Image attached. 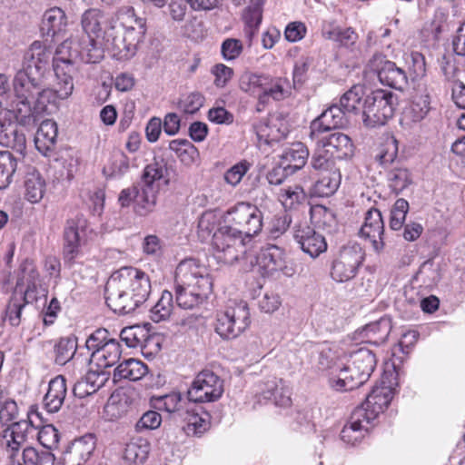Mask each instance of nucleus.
<instances>
[{"label":"nucleus","instance_id":"nucleus-1","mask_svg":"<svg viewBox=\"0 0 465 465\" xmlns=\"http://www.w3.org/2000/svg\"><path fill=\"white\" fill-rule=\"evenodd\" d=\"M104 11L89 8L81 15L82 35H74L61 43L55 50V70L64 79V89L60 92L66 96L72 89L70 73H76L78 63L95 64L104 57L106 45L104 31L109 27Z\"/></svg>","mask_w":465,"mask_h":465},{"label":"nucleus","instance_id":"nucleus-2","mask_svg":"<svg viewBox=\"0 0 465 465\" xmlns=\"http://www.w3.org/2000/svg\"><path fill=\"white\" fill-rule=\"evenodd\" d=\"M212 279L204 266L194 259L182 261L175 271V302L179 308L193 310L211 293Z\"/></svg>","mask_w":465,"mask_h":465},{"label":"nucleus","instance_id":"nucleus-3","mask_svg":"<svg viewBox=\"0 0 465 465\" xmlns=\"http://www.w3.org/2000/svg\"><path fill=\"white\" fill-rule=\"evenodd\" d=\"M145 32V18L137 16L134 7L123 6L116 14V21L110 22L105 29L104 39L114 55L128 59L134 55Z\"/></svg>","mask_w":465,"mask_h":465},{"label":"nucleus","instance_id":"nucleus-4","mask_svg":"<svg viewBox=\"0 0 465 465\" xmlns=\"http://www.w3.org/2000/svg\"><path fill=\"white\" fill-rule=\"evenodd\" d=\"M377 363L376 353L361 347L350 355L343 367L337 366L331 372L330 383L336 391H351L364 384L370 378Z\"/></svg>","mask_w":465,"mask_h":465},{"label":"nucleus","instance_id":"nucleus-5","mask_svg":"<svg viewBox=\"0 0 465 465\" xmlns=\"http://www.w3.org/2000/svg\"><path fill=\"white\" fill-rule=\"evenodd\" d=\"M316 148L311 160L314 170H328L335 166V161L351 159L354 153L351 139L340 132L322 134L312 138Z\"/></svg>","mask_w":465,"mask_h":465},{"label":"nucleus","instance_id":"nucleus-6","mask_svg":"<svg viewBox=\"0 0 465 465\" xmlns=\"http://www.w3.org/2000/svg\"><path fill=\"white\" fill-rule=\"evenodd\" d=\"M10 95L8 77L0 74V145L24 154L26 148L25 136L18 132L12 120L15 115V101L10 100Z\"/></svg>","mask_w":465,"mask_h":465},{"label":"nucleus","instance_id":"nucleus-7","mask_svg":"<svg viewBox=\"0 0 465 465\" xmlns=\"http://www.w3.org/2000/svg\"><path fill=\"white\" fill-rule=\"evenodd\" d=\"M44 78L24 69L18 71L13 81L15 96V117L23 126H34V117L30 113V103L35 97V93L41 88Z\"/></svg>","mask_w":465,"mask_h":465},{"label":"nucleus","instance_id":"nucleus-8","mask_svg":"<svg viewBox=\"0 0 465 465\" xmlns=\"http://www.w3.org/2000/svg\"><path fill=\"white\" fill-rule=\"evenodd\" d=\"M114 299L117 300L123 293V289L131 291L132 298L129 306L143 304L151 293V280L148 274L138 268L122 267L112 274Z\"/></svg>","mask_w":465,"mask_h":465},{"label":"nucleus","instance_id":"nucleus-9","mask_svg":"<svg viewBox=\"0 0 465 465\" xmlns=\"http://www.w3.org/2000/svg\"><path fill=\"white\" fill-rule=\"evenodd\" d=\"M398 96L391 91L378 89L366 96L363 103L362 119L368 127L384 125L393 114Z\"/></svg>","mask_w":465,"mask_h":465},{"label":"nucleus","instance_id":"nucleus-10","mask_svg":"<svg viewBox=\"0 0 465 465\" xmlns=\"http://www.w3.org/2000/svg\"><path fill=\"white\" fill-rule=\"evenodd\" d=\"M250 312L245 302H231L223 311L217 312L215 331L224 340L242 334L250 325Z\"/></svg>","mask_w":465,"mask_h":465},{"label":"nucleus","instance_id":"nucleus-11","mask_svg":"<svg viewBox=\"0 0 465 465\" xmlns=\"http://www.w3.org/2000/svg\"><path fill=\"white\" fill-rule=\"evenodd\" d=\"M227 226L251 239L262 228V212L254 204L241 202L231 207L223 216Z\"/></svg>","mask_w":465,"mask_h":465},{"label":"nucleus","instance_id":"nucleus-12","mask_svg":"<svg viewBox=\"0 0 465 465\" xmlns=\"http://www.w3.org/2000/svg\"><path fill=\"white\" fill-rule=\"evenodd\" d=\"M245 236L226 224L213 236V255L219 262L232 264L246 252Z\"/></svg>","mask_w":465,"mask_h":465},{"label":"nucleus","instance_id":"nucleus-13","mask_svg":"<svg viewBox=\"0 0 465 465\" xmlns=\"http://www.w3.org/2000/svg\"><path fill=\"white\" fill-rule=\"evenodd\" d=\"M363 260L364 251L359 243L345 245L332 262L331 278L338 282H346L353 279Z\"/></svg>","mask_w":465,"mask_h":465},{"label":"nucleus","instance_id":"nucleus-14","mask_svg":"<svg viewBox=\"0 0 465 465\" xmlns=\"http://www.w3.org/2000/svg\"><path fill=\"white\" fill-rule=\"evenodd\" d=\"M223 392V380L212 371L203 370L196 375L187 394L189 401L210 402L220 399Z\"/></svg>","mask_w":465,"mask_h":465},{"label":"nucleus","instance_id":"nucleus-15","mask_svg":"<svg viewBox=\"0 0 465 465\" xmlns=\"http://www.w3.org/2000/svg\"><path fill=\"white\" fill-rule=\"evenodd\" d=\"M368 67L374 72L381 84L402 91L408 86L407 72L390 61L382 54H375L370 59Z\"/></svg>","mask_w":465,"mask_h":465},{"label":"nucleus","instance_id":"nucleus-16","mask_svg":"<svg viewBox=\"0 0 465 465\" xmlns=\"http://www.w3.org/2000/svg\"><path fill=\"white\" fill-rule=\"evenodd\" d=\"M55 54L53 57V68L54 72L56 77V84L55 89H50L45 87V83L43 82L41 84V88L38 90V92L35 93V97L32 101H34V106L30 104V113L33 114L34 117V126L37 124L39 121V117L43 113H45L47 111V106L50 104L54 103L55 98L59 99H67L74 91V81H73V75L75 73H70L69 77L72 84V89L71 92L66 96H62L60 92L64 89V79L60 77L57 74V72L55 70Z\"/></svg>","mask_w":465,"mask_h":465},{"label":"nucleus","instance_id":"nucleus-17","mask_svg":"<svg viewBox=\"0 0 465 465\" xmlns=\"http://www.w3.org/2000/svg\"><path fill=\"white\" fill-rule=\"evenodd\" d=\"M35 431L36 430L24 420L12 422L3 430L2 446L9 460L15 461L21 448L27 441L28 437H33Z\"/></svg>","mask_w":465,"mask_h":465},{"label":"nucleus","instance_id":"nucleus-18","mask_svg":"<svg viewBox=\"0 0 465 465\" xmlns=\"http://www.w3.org/2000/svg\"><path fill=\"white\" fill-rule=\"evenodd\" d=\"M87 231V221L83 216H76L67 221L64 229L65 244L64 248V262L69 265L73 264L75 258L78 256L79 246L82 242L85 241Z\"/></svg>","mask_w":465,"mask_h":465},{"label":"nucleus","instance_id":"nucleus-19","mask_svg":"<svg viewBox=\"0 0 465 465\" xmlns=\"http://www.w3.org/2000/svg\"><path fill=\"white\" fill-rule=\"evenodd\" d=\"M384 223L381 212L376 208L369 209L361 227L360 235L371 242L375 252L381 253L384 249Z\"/></svg>","mask_w":465,"mask_h":465},{"label":"nucleus","instance_id":"nucleus-20","mask_svg":"<svg viewBox=\"0 0 465 465\" xmlns=\"http://www.w3.org/2000/svg\"><path fill=\"white\" fill-rule=\"evenodd\" d=\"M257 394L275 406L286 408L291 406L292 398L290 388L282 379L271 377L257 384Z\"/></svg>","mask_w":465,"mask_h":465},{"label":"nucleus","instance_id":"nucleus-21","mask_svg":"<svg viewBox=\"0 0 465 465\" xmlns=\"http://www.w3.org/2000/svg\"><path fill=\"white\" fill-rule=\"evenodd\" d=\"M347 124L345 111L339 105H331L314 119L310 126L311 138L329 134L332 129L341 128Z\"/></svg>","mask_w":465,"mask_h":465},{"label":"nucleus","instance_id":"nucleus-22","mask_svg":"<svg viewBox=\"0 0 465 465\" xmlns=\"http://www.w3.org/2000/svg\"><path fill=\"white\" fill-rule=\"evenodd\" d=\"M393 397L392 389L382 382L379 386H375L368 394L365 402L357 409H362L366 411L367 416L373 421L380 413L388 407Z\"/></svg>","mask_w":465,"mask_h":465},{"label":"nucleus","instance_id":"nucleus-23","mask_svg":"<svg viewBox=\"0 0 465 465\" xmlns=\"http://www.w3.org/2000/svg\"><path fill=\"white\" fill-rule=\"evenodd\" d=\"M362 409H355L347 423L341 431V439L347 444L354 445L360 442L369 430L368 425L372 421L365 416Z\"/></svg>","mask_w":465,"mask_h":465},{"label":"nucleus","instance_id":"nucleus-24","mask_svg":"<svg viewBox=\"0 0 465 465\" xmlns=\"http://www.w3.org/2000/svg\"><path fill=\"white\" fill-rule=\"evenodd\" d=\"M294 239L301 249L312 258L327 250L325 238L308 225H300L294 232Z\"/></svg>","mask_w":465,"mask_h":465},{"label":"nucleus","instance_id":"nucleus-25","mask_svg":"<svg viewBox=\"0 0 465 465\" xmlns=\"http://www.w3.org/2000/svg\"><path fill=\"white\" fill-rule=\"evenodd\" d=\"M95 449V438L93 434L74 440L64 455L63 465H84Z\"/></svg>","mask_w":465,"mask_h":465},{"label":"nucleus","instance_id":"nucleus-26","mask_svg":"<svg viewBox=\"0 0 465 465\" xmlns=\"http://www.w3.org/2000/svg\"><path fill=\"white\" fill-rule=\"evenodd\" d=\"M68 25L67 15L60 7L47 9L42 17L41 33L43 36L52 39L63 37Z\"/></svg>","mask_w":465,"mask_h":465},{"label":"nucleus","instance_id":"nucleus-27","mask_svg":"<svg viewBox=\"0 0 465 465\" xmlns=\"http://www.w3.org/2000/svg\"><path fill=\"white\" fill-rule=\"evenodd\" d=\"M51 54V51L42 43L35 41L25 54L23 69L44 78L48 68Z\"/></svg>","mask_w":465,"mask_h":465},{"label":"nucleus","instance_id":"nucleus-28","mask_svg":"<svg viewBox=\"0 0 465 465\" xmlns=\"http://www.w3.org/2000/svg\"><path fill=\"white\" fill-rule=\"evenodd\" d=\"M58 134L57 124L50 119L40 124L35 137V148L45 156H51L53 153Z\"/></svg>","mask_w":465,"mask_h":465},{"label":"nucleus","instance_id":"nucleus-29","mask_svg":"<svg viewBox=\"0 0 465 465\" xmlns=\"http://www.w3.org/2000/svg\"><path fill=\"white\" fill-rule=\"evenodd\" d=\"M67 393L65 379L58 375L52 379L48 385L43 402L45 410L50 413L57 412L63 406Z\"/></svg>","mask_w":465,"mask_h":465},{"label":"nucleus","instance_id":"nucleus-30","mask_svg":"<svg viewBox=\"0 0 465 465\" xmlns=\"http://www.w3.org/2000/svg\"><path fill=\"white\" fill-rule=\"evenodd\" d=\"M122 354L120 342L115 339H109L95 352H92L89 362H96L99 369H105L114 366L118 362Z\"/></svg>","mask_w":465,"mask_h":465},{"label":"nucleus","instance_id":"nucleus-31","mask_svg":"<svg viewBox=\"0 0 465 465\" xmlns=\"http://www.w3.org/2000/svg\"><path fill=\"white\" fill-rule=\"evenodd\" d=\"M430 109V96L425 89L413 98L410 106L404 111L401 121L407 125L420 123L428 115Z\"/></svg>","mask_w":465,"mask_h":465},{"label":"nucleus","instance_id":"nucleus-32","mask_svg":"<svg viewBox=\"0 0 465 465\" xmlns=\"http://www.w3.org/2000/svg\"><path fill=\"white\" fill-rule=\"evenodd\" d=\"M190 405L188 403L177 421L183 423V430L188 436L200 435L208 429L207 414L201 415L195 409H192Z\"/></svg>","mask_w":465,"mask_h":465},{"label":"nucleus","instance_id":"nucleus-33","mask_svg":"<svg viewBox=\"0 0 465 465\" xmlns=\"http://www.w3.org/2000/svg\"><path fill=\"white\" fill-rule=\"evenodd\" d=\"M322 176L315 182L312 193L319 197L332 195L339 188L341 181L340 169L333 166L328 170H322Z\"/></svg>","mask_w":465,"mask_h":465},{"label":"nucleus","instance_id":"nucleus-34","mask_svg":"<svg viewBox=\"0 0 465 465\" xmlns=\"http://www.w3.org/2000/svg\"><path fill=\"white\" fill-rule=\"evenodd\" d=\"M158 186H152L143 183L136 184V196L134 212L140 216L152 213L156 204Z\"/></svg>","mask_w":465,"mask_h":465},{"label":"nucleus","instance_id":"nucleus-35","mask_svg":"<svg viewBox=\"0 0 465 465\" xmlns=\"http://www.w3.org/2000/svg\"><path fill=\"white\" fill-rule=\"evenodd\" d=\"M25 196L31 203H38L45 192V181L35 167H28L24 178Z\"/></svg>","mask_w":465,"mask_h":465},{"label":"nucleus","instance_id":"nucleus-36","mask_svg":"<svg viewBox=\"0 0 465 465\" xmlns=\"http://www.w3.org/2000/svg\"><path fill=\"white\" fill-rule=\"evenodd\" d=\"M391 331V322L388 317H381L379 321L367 324L361 331L366 338L365 342L380 345L384 343Z\"/></svg>","mask_w":465,"mask_h":465},{"label":"nucleus","instance_id":"nucleus-37","mask_svg":"<svg viewBox=\"0 0 465 465\" xmlns=\"http://www.w3.org/2000/svg\"><path fill=\"white\" fill-rule=\"evenodd\" d=\"M309 151L304 143H295L286 148L282 154L284 169L290 173L300 170L307 162Z\"/></svg>","mask_w":465,"mask_h":465},{"label":"nucleus","instance_id":"nucleus-38","mask_svg":"<svg viewBox=\"0 0 465 465\" xmlns=\"http://www.w3.org/2000/svg\"><path fill=\"white\" fill-rule=\"evenodd\" d=\"M270 82L269 75L246 71L240 77L239 86L244 93L258 96L260 99V95H262L263 90Z\"/></svg>","mask_w":465,"mask_h":465},{"label":"nucleus","instance_id":"nucleus-39","mask_svg":"<svg viewBox=\"0 0 465 465\" xmlns=\"http://www.w3.org/2000/svg\"><path fill=\"white\" fill-rule=\"evenodd\" d=\"M148 371L147 365L143 361L135 359H128L120 363L114 370V379L115 381L141 380Z\"/></svg>","mask_w":465,"mask_h":465},{"label":"nucleus","instance_id":"nucleus-40","mask_svg":"<svg viewBox=\"0 0 465 465\" xmlns=\"http://www.w3.org/2000/svg\"><path fill=\"white\" fill-rule=\"evenodd\" d=\"M112 275L108 279L106 285H105V302L108 307L114 312L115 313L119 314H127L130 312H133L135 311L136 308L141 306V304H134L133 307L129 306L128 301L132 298V294L130 295L128 293V289L124 288L123 293L121 294L120 298L117 300H114V292H113V286H112Z\"/></svg>","mask_w":465,"mask_h":465},{"label":"nucleus","instance_id":"nucleus-41","mask_svg":"<svg viewBox=\"0 0 465 465\" xmlns=\"http://www.w3.org/2000/svg\"><path fill=\"white\" fill-rule=\"evenodd\" d=\"M150 443L143 438L133 439L125 446L124 459L132 465L143 464L148 458Z\"/></svg>","mask_w":465,"mask_h":465},{"label":"nucleus","instance_id":"nucleus-42","mask_svg":"<svg viewBox=\"0 0 465 465\" xmlns=\"http://www.w3.org/2000/svg\"><path fill=\"white\" fill-rule=\"evenodd\" d=\"M184 399L179 392H172L154 400V406L160 411H164L167 413L173 414V418L177 420L185 407L188 405Z\"/></svg>","mask_w":465,"mask_h":465},{"label":"nucleus","instance_id":"nucleus-43","mask_svg":"<svg viewBox=\"0 0 465 465\" xmlns=\"http://www.w3.org/2000/svg\"><path fill=\"white\" fill-rule=\"evenodd\" d=\"M170 150L173 151L180 161L187 166L196 163L199 160L198 149L186 139H176L169 143Z\"/></svg>","mask_w":465,"mask_h":465},{"label":"nucleus","instance_id":"nucleus-44","mask_svg":"<svg viewBox=\"0 0 465 465\" xmlns=\"http://www.w3.org/2000/svg\"><path fill=\"white\" fill-rule=\"evenodd\" d=\"M389 188L395 194L403 193L413 184L411 171L404 167L393 168L387 175Z\"/></svg>","mask_w":465,"mask_h":465},{"label":"nucleus","instance_id":"nucleus-45","mask_svg":"<svg viewBox=\"0 0 465 465\" xmlns=\"http://www.w3.org/2000/svg\"><path fill=\"white\" fill-rule=\"evenodd\" d=\"M279 201L285 210L295 209L306 200V193L300 185L281 188L278 193Z\"/></svg>","mask_w":465,"mask_h":465},{"label":"nucleus","instance_id":"nucleus-46","mask_svg":"<svg viewBox=\"0 0 465 465\" xmlns=\"http://www.w3.org/2000/svg\"><path fill=\"white\" fill-rule=\"evenodd\" d=\"M322 35L326 39L332 40L345 47L352 46L358 39V35L351 27L342 29L338 26H324Z\"/></svg>","mask_w":465,"mask_h":465},{"label":"nucleus","instance_id":"nucleus-47","mask_svg":"<svg viewBox=\"0 0 465 465\" xmlns=\"http://www.w3.org/2000/svg\"><path fill=\"white\" fill-rule=\"evenodd\" d=\"M16 169L17 161L14 155L9 151L0 150V190L10 185Z\"/></svg>","mask_w":465,"mask_h":465},{"label":"nucleus","instance_id":"nucleus-48","mask_svg":"<svg viewBox=\"0 0 465 465\" xmlns=\"http://www.w3.org/2000/svg\"><path fill=\"white\" fill-rule=\"evenodd\" d=\"M173 295L163 291L156 304L151 309V319L154 322L166 321L173 314Z\"/></svg>","mask_w":465,"mask_h":465},{"label":"nucleus","instance_id":"nucleus-49","mask_svg":"<svg viewBox=\"0 0 465 465\" xmlns=\"http://www.w3.org/2000/svg\"><path fill=\"white\" fill-rule=\"evenodd\" d=\"M129 158L124 153L117 151L113 153L103 172L110 178L120 177L129 170Z\"/></svg>","mask_w":465,"mask_h":465},{"label":"nucleus","instance_id":"nucleus-50","mask_svg":"<svg viewBox=\"0 0 465 465\" xmlns=\"http://www.w3.org/2000/svg\"><path fill=\"white\" fill-rule=\"evenodd\" d=\"M289 82L284 78H277L271 82L260 95V103H265L269 97L275 101H281L290 95Z\"/></svg>","mask_w":465,"mask_h":465},{"label":"nucleus","instance_id":"nucleus-51","mask_svg":"<svg viewBox=\"0 0 465 465\" xmlns=\"http://www.w3.org/2000/svg\"><path fill=\"white\" fill-rule=\"evenodd\" d=\"M167 173V163L163 159H154L153 163L147 164L143 172L141 183L157 186L155 183L165 177Z\"/></svg>","mask_w":465,"mask_h":465},{"label":"nucleus","instance_id":"nucleus-52","mask_svg":"<svg viewBox=\"0 0 465 465\" xmlns=\"http://www.w3.org/2000/svg\"><path fill=\"white\" fill-rule=\"evenodd\" d=\"M77 344L74 338H61L54 345V361L56 364L64 365L73 359L76 351Z\"/></svg>","mask_w":465,"mask_h":465},{"label":"nucleus","instance_id":"nucleus-53","mask_svg":"<svg viewBox=\"0 0 465 465\" xmlns=\"http://www.w3.org/2000/svg\"><path fill=\"white\" fill-rule=\"evenodd\" d=\"M399 151V143L394 136L386 138L380 146L379 152L375 155V160L382 166L391 164L397 158Z\"/></svg>","mask_w":465,"mask_h":465},{"label":"nucleus","instance_id":"nucleus-54","mask_svg":"<svg viewBox=\"0 0 465 465\" xmlns=\"http://www.w3.org/2000/svg\"><path fill=\"white\" fill-rule=\"evenodd\" d=\"M18 408L16 402L8 397L7 391L0 386V422L7 425L16 418Z\"/></svg>","mask_w":465,"mask_h":465},{"label":"nucleus","instance_id":"nucleus-55","mask_svg":"<svg viewBox=\"0 0 465 465\" xmlns=\"http://www.w3.org/2000/svg\"><path fill=\"white\" fill-rule=\"evenodd\" d=\"M262 0H252L251 5L244 10L243 20L250 35H252L257 30L262 22Z\"/></svg>","mask_w":465,"mask_h":465},{"label":"nucleus","instance_id":"nucleus-56","mask_svg":"<svg viewBox=\"0 0 465 465\" xmlns=\"http://www.w3.org/2000/svg\"><path fill=\"white\" fill-rule=\"evenodd\" d=\"M363 94L361 85H354L347 91L340 99V107L347 113H355L358 110Z\"/></svg>","mask_w":465,"mask_h":465},{"label":"nucleus","instance_id":"nucleus-57","mask_svg":"<svg viewBox=\"0 0 465 465\" xmlns=\"http://www.w3.org/2000/svg\"><path fill=\"white\" fill-rule=\"evenodd\" d=\"M40 284L39 273L32 260L25 259L20 265V275L17 279V287Z\"/></svg>","mask_w":465,"mask_h":465},{"label":"nucleus","instance_id":"nucleus-58","mask_svg":"<svg viewBox=\"0 0 465 465\" xmlns=\"http://www.w3.org/2000/svg\"><path fill=\"white\" fill-rule=\"evenodd\" d=\"M314 64V58L311 55H305L300 57L294 64L292 80L294 86L302 85L307 80L308 72L312 68Z\"/></svg>","mask_w":465,"mask_h":465},{"label":"nucleus","instance_id":"nucleus-59","mask_svg":"<svg viewBox=\"0 0 465 465\" xmlns=\"http://www.w3.org/2000/svg\"><path fill=\"white\" fill-rule=\"evenodd\" d=\"M409 211V203L403 199H398L391 212L390 227L392 230H399L402 227L406 214Z\"/></svg>","mask_w":465,"mask_h":465},{"label":"nucleus","instance_id":"nucleus-60","mask_svg":"<svg viewBox=\"0 0 465 465\" xmlns=\"http://www.w3.org/2000/svg\"><path fill=\"white\" fill-rule=\"evenodd\" d=\"M37 440L39 443L44 446L47 450L55 448L59 442V433L54 425L47 424L41 427L37 433Z\"/></svg>","mask_w":465,"mask_h":465},{"label":"nucleus","instance_id":"nucleus-61","mask_svg":"<svg viewBox=\"0 0 465 465\" xmlns=\"http://www.w3.org/2000/svg\"><path fill=\"white\" fill-rule=\"evenodd\" d=\"M291 223L292 218L286 212L275 214L269 224L270 236L273 239L280 237L288 230Z\"/></svg>","mask_w":465,"mask_h":465},{"label":"nucleus","instance_id":"nucleus-62","mask_svg":"<svg viewBox=\"0 0 465 465\" xmlns=\"http://www.w3.org/2000/svg\"><path fill=\"white\" fill-rule=\"evenodd\" d=\"M284 258L282 250L277 246H272L263 253L264 266L269 272H278L279 269H282L281 266Z\"/></svg>","mask_w":465,"mask_h":465},{"label":"nucleus","instance_id":"nucleus-63","mask_svg":"<svg viewBox=\"0 0 465 465\" xmlns=\"http://www.w3.org/2000/svg\"><path fill=\"white\" fill-rule=\"evenodd\" d=\"M250 168L251 163L246 160L235 163L225 172V182L232 186L238 185Z\"/></svg>","mask_w":465,"mask_h":465},{"label":"nucleus","instance_id":"nucleus-64","mask_svg":"<svg viewBox=\"0 0 465 465\" xmlns=\"http://www.w3.org/2000/svg\"><path fill=\"white\" fill-rule=\"evenodd\" d=\"M242 42L236 38H226L221 45V54L226 61L237 59L242 53Z\"/></svg>","mask_w":465,"mask_h":465}]
</instances>
